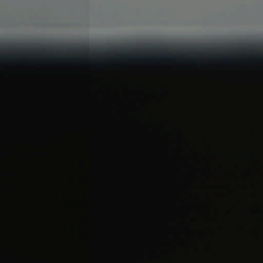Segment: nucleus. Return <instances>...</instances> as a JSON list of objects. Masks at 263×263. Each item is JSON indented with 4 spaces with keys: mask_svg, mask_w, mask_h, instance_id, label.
<instances>
[{
    "mask_svg": "<svg viewBox=\"0 0 263 263\" xmlns=\"http://www.w3.org/2000/svg\"><path fill=\"white\" fill-rule=\"evenodd\" d=\"M255 47V46L254 45H251L249 46V47H250V48H253V47Z\"/></svg>",
    "mask_w": 263,
    "mask_h": 263,
    "instance_id": "5",
    "label": "nucleus"
},
{
    "mask_svg": "<svg viewBox=\"0 0 263 263\" xmlns=\"http://www.w3.org/2000/svg\"><path fill=\"white\" fill-rule=\"evenodd\" d=\"M66 50L69 52H76L78 51V48L71 47L70 48H67Z\"/></svg>",
    "mask_w": 263,
    "mask_h": 263,
    "instance_id": "2",
    "label": "nucleus"
},
{
    "mask_svg": "<svg viewBox=\"0 0 263 263\" xmlns=\"http://www.w3.org/2000/svg\"><path fill=\"white\" fill-rule=\"evenodd\" d=\"M19 50H26V49H36V50H45V46H37V47H29L28 46H26L25 48H17Z\"/></svg>",
    "mask_w": 263,
    "mask_h": 263,
    "instance_id": "1",
    "label": "nucleus"
},
{
    "mask_svg": "<svg viewBox=\"0 0 263 263\" xmlns=\"http://www.w3.org/2000/svg\"><path fill=\"white\" fill-rule=\"evenodd\" d=\"M5 46L7 47L8 48H9L10 49H13L16 48L14 47H13V46L12 44H10L5 45Z\"/></svg>",
    "mask_w": 263,
    "mask_h": 263,
    "instance_id": "3",
    "label": "nucleus"
},
{
    "mask_svg": "<svg viewBox=\"0 0 263 263\" xmlns=\"http://www.w3.org/2000/svg\"><path fill=\"white\" fill-rule=\"evenodd\" d=\"M54 51L55 52H59V51H60V49L56 48L54 49Z\"/></svg>",
    "mask_w": 263,
    "mask_h": 263,
    "instance_id": "4",
    "label": "nucleus"
}]
</instances>
